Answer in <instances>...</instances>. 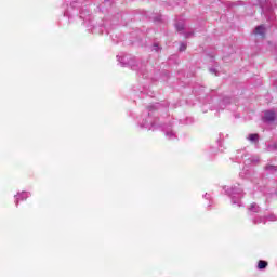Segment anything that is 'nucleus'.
Instances as JSON below:
<instances>
[{
  "label": "nucleus",
  "instance_id": "f257e3e1",
  "mask_svg": "<svg viewBox=\"0 0 277 277\" xmlns=\"http://www.w3.org/2000/svg\"><path fill=\"white\" fill-rule=\"evenodd\" d=\"M264 120H266V122H274L276 120V113L266 110L264 113Z\"/></svg>",
  "mask_w": 277,
  "mask_h": 277
},
{
  "label": "nucleus",
  "instance_id": "f03ea898",
  "mask_svg": "<svg viewBox=\"0 0 277 277\" xmlns=\"http://www.w3.org/2000/svg\"><path fill=\"white\" fill-rule=\"evenodd\" d=\"M254 34L256 36H261L262 38H265V26L261 25L255 28Z\"/></svg>",
  "mask_w": 277,
  "mask_h": 277
},
{
  "label": "nucleus",
  "instance_id": "7ed1b4c3",
  "mask_svg": "<svg viewBox=\"0 0 277 277\" xmlns=\"http://www.w3.org/2000/svg\"><path fill=\"white\" fill-rule=\"evenodd\" d=\"M267 265H268L267 261H265V260H260V261L258 262V269H265V267H267Z\"/></svg>",
  "mask_w": 277,
  "mask_h": 277
},
{
  "label": "nucleus",
  "instance_id": "20e7f679",
  "mask_svg": "<svg viewBox=\"0 0 277 277\" xmlns=\"http://www.w3.org/2000/svg\"><path fill=\"white\" fill-rule=\"evenodd\" d=\"M249 140L250 142H259V134H250Z\"/></svg>",
  "mask_w": 277,
  "mask_h": 277
},
{
  "label": "nucleus",
  "instance_id": "39448f33",
  "mask_svg": "<svg viewBox=\"0 0 277 277\" xmlns=\"http://www.w3.org/2000/svg\"><path fill=\"white\" fill-rule=\"evenodd\" d=\"M185 49H187V45L182 43L180 47V51H185Z\"/></svg>",
  "mask_w": 277,
  "mask_h": 277
},
{
  "label": "nucleus",
  "instance_id": "423d86ee",
  "mask_svg": "<svg viewBox=\"0 0 277 277\" xmlns=\"http://www.w3.org/2000/svg\"><path fill=\"white\" fill-rule=\"evenodd\" d=\"M177 31H183V25L177 26Z\"/></svg>",
  "mask_w": 277,
  "mask_h": 277
}]
</instances>
